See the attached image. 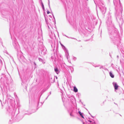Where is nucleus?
Returning <instances> with one entry per match:
<instances>
[{
	"instance_id": "39448f33",
	"label": "nucleus",
	"mask_w": 124,
	"mask_h": 124,
	"mask_svg": "<svg viewBox=\"0 0 124 124\" xmlns=\"http://www.w3.org/2000/svg\"><path fill=\"white\" fill-rule=\"evenodd\" d=\"M109 74L111 78H113L114 77V75L112 74V73L111 72H110L109 73Z\"/></svg>"
},
{
	"instance_id": "423d86ee",
	"label": "nucleus",
	"mask_w": 124,
	"mask_h": 124,
	"mask_svg": "<svg viewBox=\"0 0 124 124\" xmlns=\"http://www.w3.org/2000/svg\"><path fill=\"white\" fill-rule=\"evenodd\" d=\"M50 13V12L49 11H47V13L48 14H49Z\"/></svg>"
},
{
	"instance_id": "0eeeda50",
	"label": "nucleus",
	"mask_w": 124,
	"mask_h": 124,
	"mask_svg": "<svg viewBox=\"0 0 124 124\" xmlns=\"http://www.w3.org/2000/svg\"><path fill=\"white\" fill-rule=\"evenodd\" d=\"M56 79H57V77H56Z\"/></svg>"
},
{
	"instance_id": "6e6552de",
	"label": "nucleus",
	"mask_w": 124,
	"mask_h": 124,
	"mask_svg": "<svg viewBox=\"0 0 124 124\" xmlns=\"http://www.w3.org/2000/svg\"><path fill=\"white\" fill-rule=\"evenodd\" d=\"M43 7H44V6L43 5H42Z\"/></svg>"
},
{
	"instance_id": "f257e3e1",
	"label": "nucleus",
	"mask_w": 124,
	"mask_h": 124,
	"mask_svg": "<svg viewBox=\"0 0 124 124\" xmlns=\"http://www.w3.org/2000/svg\"><path fill=\"white\" fill-rule=\"evenodd\" d=\"M54 71L57 74H58L59 72L58 69L57 68H55Z\"/></svg>"
},
{
	"instance_id": "20e7f679",
	"label": "nucleus",
	"mask_w": 124,
	"mask_h": 124,
	"mask_svg": "<svg viewBox=\"0 0 124 124\" xmlns=\"http://www.w3.org/2000/svg\"><path fill=\"white\" fill-rule=\"evenodd\" d=\"M78 113H79V114L83 118H84V116H83V114H82L81 113V112L80 111H79L78 112Z\"/></svg>"
},
{
	"instance_id": "7ed1b4c3",
	"label": "nucleus",
	"mask_w": 124,
	"mask_h": 124,
	"mask_svg": "<svg viewBox=\"0 0 124 124\" xmlns=\"http://www.w3.org/2000/svg\"><path fill=\"white\" fill-rule=\"evenodd\" d=\"M118 85L116 83L115 84L114 87L115 89L117 90L118 88Z\"/></svg>"
},
{
	"instance_id": "f03ea898",
	"label": "nucleus",
	"mask_w": 124,
	"mask_h": 124,
	"mask_svg": "<svg viewBox=\"0 0 124 124\" xmlns=\"http://www.w3.org/2000/svg\"><path fill=\"white\" fill-rule=\"evenodd\" d=\"M73 91L75 92H77L78 91V90L77 89L75 86L74 87Z\"/></svg>"
}]
</instances>
